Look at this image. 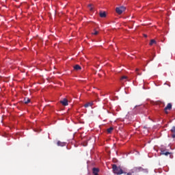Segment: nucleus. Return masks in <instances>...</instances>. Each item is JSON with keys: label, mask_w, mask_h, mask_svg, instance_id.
Returning a JSON list of instances; mask_svg holds the SVG:
<instances>
[{"label": "nucleus", "mask_w": 175, "mask_h": 175, "mask_svg": "<svg viewBox=\"0 0 175 175\" xmlns=\"http://www.w3.org/2000/svg\"><path fill=\"white\" fill-rule=\"evenodd\" d=\"M92 6H93L92 4H89L88 5V7L90 8V12H93L94 11V7H92Z\"/></svg>", "instance_id": "obj_15"}, {"label": "nucleus", "mask_w": 175, "mask_h": 175, "mask_svg": "<svg viewBox=\"0 0 175 175\" xmlns=\"http://www.w3.org/2000/svg\"><path fill=\"white\" fill-rule=\"evenodd\" d=\"M92 173L94 175H99V168L94 167L92 169Z\"/></svg>", "instance_id": "obj_7"}, {"label": "nucleus", "mask_w": 175, "mask_h": 175, "mask_svg": "<svg viewBox=\"0 0 175 175\" xmlns=\"http://www.w3.org/2000/svg\"><path fill=\"white\" fill-rule=\"evenodd\" d=\"M23 102H24V103H25L27 105L31 102V99H29L28 98H25L23 100Z\"/></svg>", "instance_id": "obj_12"}, {"label": "nucleus", "mask_w": 175, "mask_h": 175, "mask_svg": "<svg viewBox=\"0 0 175 175\" xmlns=\"http://www.w3.org/2000/svg\"><path fill=\"white\" fill-rule=\"evenodd\" d=\"M75 70H81V66L80 65L77 64L74 66Z\"/></svg>", "instance_id": "obj_10"}, {"label": "nucleus", "mask_w": 175, "mask_h": 175, "mask_svg": "<svg viewBox=\"0 0 175 175\" xmlns=\"http://www.w3.org/2000/svg\"><path fill=\"white\" fill-rule=\"evenodd\" d=\"M154 57H155V55H154Z\"/></svg>", "instance_id": "obj_22"}, {"label": "nucleus", "mask_w": 175, "mask_h": 175, "mask_svg": "<svg viewBox=\"0 0 175 175\" xmlns=\"http://www.w3.org/2000/svg\"><path fill=\"white\" fill-rule=\"evenodd\" d=\"M100 17H101V18H105V17H106V12H100Z\"/></svg>", "instance_id": "obj_11"}, {"label": "nucleus", "mask_w": 175, "mask_h": 175, "mask_svg": "<svg viewBox=\"0 0 175 175\" xmlns=\"http://www.w3.org/2000/svg\"><path fill=\"white\" fill-rule=\"evenodd\" d=\"M57 144L61 147H64V146H65V143L61 142L60 141L57 142Z\"/></svg>", "instance_id": "obj_14"}, {"label": "nucleus", "mask_w": 175, "mask_h": 175, "mask_svg": "<svg viewBox=\"0 0 175 175\" xmlns=\"http://www.w3.org/2000/svg\"><path fill=\"white\" fill-rule=\"evenodd\" d=\"M126 79H128V77L126 76H122L121 78H120V80H126Z\"/></svg>", "instance_id": "obj_17"}, {"label": "nucleus", "mask_w": 175, "mask_h": 175, "mask_svg": "<svg viewBox=\"0 0 175 175\" xmlns=\"http://www.w3.org/2000/svg\"><path fill=\"white\" fill-rule=\"evenodd\" d=\"M154 43H157L155 40H151L150 42V46H152L154 44Z\"/></svg>", "instance_id": "obj_16"}, {"label": "nucleus", "mask_w": 175, "mask_h": 175, "mask_svg": "<svg viewBox=\"0 0 175 175\" xmlns=\"http://www.w3.org/2000/svg\"><path fill=\"white\" fill-rule=\"evenodd\" d=\"M135 70H136L137 74L138 75V76H140L142 75V73L138 72H139V69L137 68Z\"/></svg>", "instance_id": "obj_19"}, {"label": "nucleus", "mask_w": 175, "mask_h": 175, "mask_svg": "<svg viewBox=\"0 0 175 175\" xmlns=\"http://www.w3.org/2000/svg\"><path fill=\"white\" fill-rule=\"evenodd\" d=\"M161 155H165L166 157H167V155H170V154L172 153L169 152H166V150H161Z\"/></svg>", "instance_id": "obj_8"}, {"label": "nucleus", "mask_w": 175, "mask_h": 175, "mask_svg": "<svg viewBox=\"0 0 175 175\" xmlns=\"http://www.w3.org/2000/svg\"><path fill=\"white\" fill-rule=\"evenodd\" d=\"M112 169L114 174L121 175L124 174V173L126 174V172H124V171L122 170V169H121L120 167L117 166V165L116 164L112 165Z\"/></svg>", "instance_id": "obj_1"}, {"label": "nucleus", "mask_w": 175, "mask_h": 175, "mask_svg": "<svg viewBox=\"0 0 175 175\" xmlns=\"http://www.w3.org/2000/svg\"><path fill=\"white\" fill-rule=\"evenodd\" d=\"M153 59H154V57H152V59H150V61H153Z\"/></svg>", "instance_id": "obj_21"}, {"label": "nucleus", "mask_w": 175, "mask_h": 175, "mask_svg": "<svg viewBox=\"0 0 175 175\" xmlns=\"http://www.w3.org/2000/svg\"><path fill=\"white\" fill-rule=\"evenodd\" d=\"M167 110H172V103H168L164 109V111L167 114Z\"/></svg>", "instance_id": "obj_4"}, {"label": "nucleus", "mask_w": 175, "mask_h": 175, "mask_svg": "<svg viewBox=\"0 0 175 175\" xmlns=\"http://www.w3.org/2000/svg\"><path fill=\"white\" fill-rule=\"evenodd\" d=\"M93 105H94V103H87L86 104L84 105V107H85V108L92 107Z\"/></svg>", "instance_id": "obj_9"}, {"label": "nucleus", "mask_w": 175, "mask_h": 175, "mask_svg": "<svg viewBox=\"0 0 175 175\" xmlns=\"http://www.w3.org/2000/svg\"><path fill=\"white\" fill-rule=\"evenodd\" d=\"M98 33H99V31L94 30V32L92 33V35H98Z\"/></svg>", "instance_id": "obj_18"}, {"label": "nucleus", "mask_w": 175, "mask_h": 175, "mask_svg": "<svg viewBox=\"0 0 175 175\" xmlns=\"http://www.w3.org/2000/svg\"><path fill=\"white\" fill-rule=\"evenodd\" d=\"M125 7L121 6L119 8H116V11L118 14H122V12H125Z\"/></svg>", "instance_id": "obj_3"}, {"label": "nucleus", "mask_w": 175, "mask_h": 175, "mask_svg": "<svg viewBox=\"0 0 175 175\" xmlns=\"http://www.w3.org/2000/svg\"><path fill=\"white\" fill-rule=\"evenodd\" d=\"M113 129H114V128H113V127H110V128L107 129V133H111V132H113Z\"/></svg>", "instance_id": "obj_13"}, {"label": "nucleus", "mask_w": 175, "mask_h": 175, "mask_svg": "<svg viewBox=\"0 0 175 175\" xmlns=\"http://www.w3.org/2000/svg\"><path fill=\"white\" fill-rule=\"evenodd\" d=\"M144 38H147V35L144 34Z\"/></svg>", "instance_id": "obj_20"}, {"label": "nucleus", "mask_w": 175, "mask_h": 175, "mask_svg": "<svg viewBox=\"0 0 175 175\" xmlns=\"http://www.w3.org/2000/svg\"><path fill=\"white\" fill-rule=\"evenodd\" d=\"M60 103L63 105V106H68L69 103H68V99L64 98L62 100H60Z\"/></svg>", "instance_id": "obj_5"}, {"label": "nucleus", "mask_w": 175, "mask_h": 175, "mask_svg": "<svg viewBox=\"0 0 175 175\" xmlns=\"http://www.w3.org/2000/svg\"><path fill=\"white\" fill-rule=\"evenodd\" d=\"M170 131L172 133L171 137H172V139H175V126H172Z\"/></svg>", "instance_id": "obj_6"}, {"label": "nucleus", "mask_w": 175, "mask_h": 175, "mask_svg": "<svg viewBox=\"0 0 175 175\" xmlns=\"http://www.w3.org/2000/svg\"><path fill=\"white\" fill-rule=\"evenodd\" d=\"M144 168L142 167H135L131 170V173H139V172H144Z\"/></svg>", "instance_id": "obj_2"}]
</instances>
